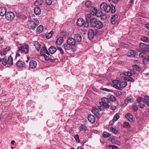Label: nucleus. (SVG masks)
I'll use <instances>...</instances> for the list:
<instances>
[{
  "label": "nucleus",
  "mask_w": 149,
  "mask_h": 149,
  "mask_svg": "<svg viewBox=\"0 0 149 149\" xmlns=\"http://www.w3.org/2000/svg\"><path fill=\"white\" fill-rule=\"evenodd\" d=\"M86 18V21L89 22L90 25L92 27L100 29L103 27V23L94 17H92L90 14H87Z\"/></svg>",
  "instance_id": "obj_1"
},
{
  "label": "nucleus",
  "mask_w": 149,
  "mask_h": 149,
  "mask_svg": "<svg viewBox=\"0 0 149 149\" xmlns=\"http://www.w3.org/2000/svg\"><path fill=\"white\" fill-rule=\"evenodd\" d=\"M21 46L18 48L17 51L18 52H17L16 56L15 58L18 56H19L20 55L19 52L21 53H24L25 54H27L28 53V45L25 44H23L21 45Z\"/></svg>",
  "instance_id": "obj_2"
},
{
  "label": "nucleus",
  "mask_w": 149,
  "mask_h": 149,
  "mask_svg": "<svg viewBox=\"0 0 149 149\" xmlns=\"http://www.w3.org/2000/svg\"><path fill=\"white\" fill-rule=\"evenodd\" d=\"M29 29L33 30L38 25L36 23L37 22L38 20L36 18H34L33 20L31 19L30 21L29 19Z\"/></svg>",
  "instance_id": "obj_3"
},
{
  "label": "nucleus",
  "mask_w": 149,
  "mask_h": 149,
  "mask_svg": "<svg viewBox=\"0 0 149 149\" xmlns=\"http://www.w3.org/2000/svg\"><path fill=\"white\" fill-rule=\"evenodd\" d=\"M102 102H100V104L103 106L105 108H109L110 107L109 103L110 101L107 98L103 97L102 99Z\"/></svg>",
  "instance_id": "obj_4"
},
{
  "label": "nucleus",
  "mask_w": 149,
  "mask_h": 149,
  "mask_svg": "<svg viewBox=\"0 0 149 149\" xmlns=\"http://www.w3.org/2000/svg\"><path fill=\"white\" fill-rule=\"evenodd\" d=\"M100 9L108 13L110 11L111 9L110 6L107 5L105 3H102L100 5Z\"/></svg>",
  "instance_id": "obj_5"
},
{
  "label": "nucleus",
  "mask_w": 149,
  "mask_h": 149,
  "mask_svg": "<svg viewBox=\"0 0 149 149\" xmlns=\"http://www.w3.org/2000/svg\"><path fill=\"white\" fill-rule=\"evenodd\" d=\"M91 14L93 15H96L98 17H100L101 15V11H98L95 8H92L91 10L90 11Z\"/></svg>",
  "instance_id": "obj_6"
},
{
  "label": "nucleus",
  "mask_w": 149,
  "mask_h": 149,
  "mask_svg": "<svg viewBox=\"0 0 149 149\" xmlns=\"http://www.w3.org/2000/svg\"><path fill=\"white\" fill-rule=\"evenodd\" d=\"M14 14L11 12H9L5 15L6 19L8 20H12L15 17Z\"/></svg>",
  "instance_id": "obj_7"
},
{
  "label": "nucleus",
  "mask_w": 149,
  "mask_h": 149,
  "mask_svg": "<svg viewBox=\"0 0 149 149\" xmlns=\"http://www.w3.org/2000/svg\"><path fill=\"white\" fill-rule=\"evenodd\" d=\"M137 100L139 105V106L141 108H144L145 106V102L143 100V98L141 97H139Z\"/></svg>",
  "instance_id": "obj_8"
},
{
  "label": "nucleus",
  "mask_w": 149,
  "mask_h": 149,
  "mask_svg": "<svg viewBox=\"0 0 149 149\" xmlns=\"http://www.w3.org/2000/svg\"><path fill=\"white\" fill-rule=\"evenodd\" d=\"M76 40L73 38H70L68 39L67 40V43H68L72 46H74L76 43Z\"/></svg>",
  "instance_id": "obj_9"
},
{
  "label": "nucleus",
  "mask_w": 149,
  "mask_h": 149,
  "mask_svg": "<svg viewBox=\"0 0 149 149\" xmlns=\"http://www.w3.org/2000/svg\"><path fill=\"white\" fill-rule=\"evenodd\" d=\"M134 102V99L131 96H130L127 97L125 101L124 104H125V106L128 103H131Z\"/></svg>",
  "instance_id": "obj_10"
},
{
  "label": "nucleus",
  "mask_w": 149,
  "mask_h": 149,
  "mask_svg": "<svg viewBox=\"0 0 149 149\" xmlns=\"http://www.w3.org/2000/svg\"><path fill=\"white\" fill-rule=\"evenodd\" d=\"M84 23V20L82 18L78 19L77 22V26L80 27Z\"/></svg>",
  "instance_id": "obj_11"
},
{
  "label": "nucleus",
  "mask_w": 149,
  "mask_h": 149,
  "mask_svg": "<svg viewBox=\"0 0 149 149\" xmlns=\"http://www.w3.org/2000/svg\"><path fill=\"white\" fill-rule=\"evenodd\" d=\"M88 37L90 40H92L94 36V32L92 29H90L88 34Z\"/></svg>",
  "instance_id": "obj_12"
},
{
  "label": "nucleus",
  "mask_w": 149,
  "mask_h": 149,
  "mask_svg": "<svg viewBox=\"0 0 149 149\" xmlns=\"http://www.w3.org/2000/svg\"><path fill=\"white\" fill-rule=\"evenodd\" d=\"M88 121L91 123H93L95 122V116L92 115L88 116Z\"/></svg>",
  "instance_id": "obj_13"
},
{
  "label": "nucleus",
  "mask_w": 149,
  "mask_h": 149,
  "mask_svg": "<svg viewBox=\"0 0 149 149\" xmlns=\"http://www.w3.org/2000/svg\"><path fill=\"white\" fill-rule=\"evenodd\" d=\"M136 54V52L134 50H130L127 53V55L129 56L132 57L135 56Z\"/></svg>",
  "instance_id": "obj_14"
},
{
  "label": "nucleus",
  "mask_w": 149,
  "mask_h": 149,
  "mask_svg": "<svg viewBox=\"0 0 149 149\" xmlns=\"http://www.w3.org/2000/svg\"><path fill=\"white\" fill-rule=\"evenodd\" d=\"M37 65V63L36 61H32L30 62L29 66L31 68H34Z\"/></svg>",
  "instance_id": "obj_15"
},
{
  "label": "nucleus",
  "mask_w": 149,
  "mask_h": 149,
  "mask_svg": "<svg viewBox=\"0 0 149 149\" xmlns=\"http://www.w3.org/2000/svg\"><path fill=\"white\" fill-rule=\"evenodd\" d=\"M74 39L76 41L78 42H80L81 41L82 37L79 34H77L75 35L74 36Z\"/></svg>",
  "instance_id": "obj_16"
},
{
  "label": "nucleus",
  "mask_w": 149,
  "mask_h": 149,
  "mask_svg": "<svg viewBox=\"0 0 149 149\" xmlns=\"http://www.w3.org/2000/svg\"><path fill=\"white\" fill-rule=\"evenodd\" d=\"M34 11L36 15H39L40 14L41 10L39 7L38 6L34 8Z\"/></svg>",
  "instance_id": "obj_17"
},
{
  "label": "nucleus",
  "mask_w": 149,
  "mask_h": 149,
  "mask_svg": "<svg viewBox=\"0 0 149 149\" xmlns=\"http://www.w3.org/2000/svg\"><path fill=\"white\" fill-rule=\"evenodd\" d=\"M6 9L4 7H1L0 8V15L1 16H3L6 13Z\"/></svg>",
  "instance_id": "obj_18"
},
{
  "label": "nucleus",
  "mask_w": 149,
  "mask_h": 149,
  "mask_svg": "<svg viewBox=\"0 0 149 149\" xmlns=\"http://www.w3.org/2000/svg\"><path fill=\"white\" fill-rule=\"evenodd\" d=\"M57 50V48L53 46H51L49 49V53L52 54H54Z\"/></svg>",
  "instance_id": "obj_19"
},
{
  "label": "nucleus",
  "mask_w": 149,
  "mask_h": 149,
  "mask_svg": "<svg viewBox=\"0 0 149 149\" xmlns=\"http://www.w3.org/2000/svg\"><path fill=\"white\" fill-rule=\"evenodd\" d=\"M63 38L62 37H60L57 39L56 43L58 45H61L63 42Z\"/></svg>",
  "instance_id": "obj_20"
},
{
  "label": "nucleus",
  "mask_w": 149,
  "mask_h": 149,
  "mask_svg": "<svg viewBox=\"0 0 149 149\" xmlns=\"http://www.w3.org/2000/svg\"><path fill=\"white\" fill-rule=\"evenodd\" d=\"M118 16L117 15H113L111 18V22L112 24H115L117 20Z\"/></svg>",
  "instance_id": "obj_21"
},
{
  "label": "nucleus",
  "mask_w": 149,
  "mask_h": 149,
  "mask_svg": "<svg viewBox=\"0 0 149 149\" xmlns=\"http://www.w3.org/2000/svg\"><path fill=\"white\" fill-rule=\"evenodd\" d=\"M34 45L38 51H39L40 50L41 45L38 42H35L34 43Z\"/></svg>",
  "instance_id": "obj_22"
},
{
  "label": "nucleus",
  "mask_w": 149,
  "mask_h": 149,
  "mask_svg": "<svg viewBox=\"0 0 149 149\" xmlns=\"http://www.w3.org/2000/svg\"><path fill=\"white\" fill-rule=\"evenodd\" d=\"M7 62L8 64L11 65L13 63V57L11 56H9L7 59Z\"/></svg>",
  "instance_id": "obj_23"
},
{
  "label": "nucleus",
  "mask_w": 149,
  "mask_h": 149,
  "mask_svg": "<svg viewBox=\"0 0 149 149\" xmlns=\"http://www.w3.org/2000/svg\"><path fill=\"white\" fill-rule=\"evenodd\" d=\"M10 47H8L5 48L3 51L1 52V55L2 56L5 55L7 54V52L10 51Z\"/></svg>",
  "instance_id": "obj_24"
},
{
  "label": "nucleus",
  "mask_w": 149,
  "mask_h": 149,
  "mask_svg": "<svg viewBox=\"0 0 149 149\" xmlns=\"http://www.w3.org/2000/svg\"><path fill=\"white\" fill-rule=\"evenodd\" d=\"M107 98L110 100L111 101H114L116 100V97L114 96L111 95H108L107 96Z\"/></svg>",
  "instance_id": "obj_25"
},
{
  "label": "nucleus",
  "mask_w": 149,
  "mask_h": 149,
  "mask_svg": "<svg viewBox=\"0 0 149 149\" xmlns=\"http://www.w3.org/2000/svg\"><path fill=\"white\" fill-rule=\"evenodd\" d=\"M133 66L134 67L133 68V70H132L133 74H134L135 73V70L139 71L140 70V68L138 65H135Z\"/></svg>",
  "instance_id": "obj_26"
},
{
  "label": "nucleus",
  "mask_w": 149,
  "mask_h": 149,
  "mask_svg": "<svg viewBox=\"0 0 149 149\" xmlns=\"http://www.w3.org/2000/svg\"><path fill=\"white\" fill-rule=\"evenodd\" d=\"M92 112L94 115H97L98 113L99 110L97 108L93 107L92 109Z\"/></svg>",
  "instance_id": "obj_27"
},
{
  "label": "nucleus",
  "mask_w": 149,
  "mask_h": 149,
  "mask_svg": "<svg viewBox=\"0 0 149 149\" xmlns=\"http://www.w3.org/2000/svg\"><path fill=\"white\" fill-rule=\"evenodd\" d=\"M43 30V26L42 25H40L37 28V32L38 33H40L42 32Z\"/></svg>",
  "instance_id": "obj_28"
},
{
  "label": "nucleus",
  "mask_w": 149,
  "mask_h": 149,
  "mask_svg": "<svg viewBox=\"0 0 149 149\" xmlns=\"http://www.w3.org/2000/svg\"><path fill=\"white\" fill-rule=\"evenodd\" d=\"M24 64V63L22 61H18L16 63L17 66L19 67H23Z\"/></svg>",
  "instance_id": "obj_29"
},
{
  "label": "nucleus",
  "mask_w": 149,
  "mask_h": 149,
  "mask_svg": "<svg viewBox=\"0 0 149 149\" xmlns=\"http://www.w3.org/2000/svg\"><path fill=\"white\" fill-rule=\"evenodd\" d=\"M125 117L129 120H132L133 119V116L130 113H127L125 115Z\"/></svg>",
  "instance_id": "obj_30"
},
{
  "label": "nucleus",
  "mask_w": 149,
  "mask_h": 149,
  "mask_svg": "<svg viewBox=\"0 0 149 149\" xmlns=\"http://www.w3.org/2000/svg\"><path fill=\"white\" fill-rule=\"evenodd\" d=\"M45 47H43L41 49L40 51V54L42 56L46 54V53L47 51Z\"/></svg>",
  "instance_id": "obj_31"
},
{
  "label": "nucleus",
  "mask_w": 149,
  "mask_h": 149,
  "mask_svg": "<svg viewBox=\"0 0 149 149\" xmlns=\"http://www.w3.org/2000/svg\"><path fill=\"white\" fill-rule=\"evenodd\" d=\"M127 82L126 81H123L120 82L119 84V85L121 88L125 87L127 85Z\"/></svg>",
  "instance_id": "obj_32"
},
{
  "label": "nucleus",
  "mask_w": 149,
  "mask_h": 149,
  "mask_svg": "<svg viewBox=\"0 0 149 149\" xmlns=\"http://www.w3.org/2000/svg\"><path fill=\"white\" fill-rule=\"evenodd\" d=\"M72 47L70 45H69L68 43H67V44H65L64 45V47L65 49L67 51L71 49Z\"/></svg>",
  "instance_id": "obj_33"
},
{
  "label": "nucleus",
  "mask_w": 149,
  "mask_h": 149,
  "mask_svg": "<svg viewBox=\"0 0 149 149\" xmlns=\"http://www.w3.org/2000/svg\"><path fill=\"white\" fill-rule=\"evenodd\" d=\"M85 6L88 8H90L92 6V2L89 1H86L85 3Z\"/></svg>",
  "instance_id": "obj_34"
},
{
  "label": "nucleus",
  "mask_w": 149,
  "mask_h": 149,
  "mask_svg": "<svg viewBox=\"0 0 149 149\" xmlns=\"http://www.w3.org/2000/svg\"><path fill=\"white\" fill-rule=\"evenodd\" d=\"M43 3V1L42 0H37L35 2V4L36 6H39L42 5Z\"/></svg>",
  "instance_id": "obj_35"
},
{
  "label": "nucleus",
  "mask_w": 149,
  "mask_h": 149,
  "mask_svg": "<svg viewBox=\"0 0 149 149\" xmlns=\"http://www.w3.org/2000/svg\"><path fill=\"white\" fill-rule=\"evenodd\" d=\"M111 134L106 132H104L102 134V136L104 138H107L111 136Z\"/></svg>",
  "instance_id": "obj_36"
},
{
  "label": "nucleus",
  "mask_w": 149,
  "mask_h": 149,
  "mask_svg": "<svg viewBox=\"0 0 149 149\" xmlns=\"http://www.w3.org/2000/svg\"><path fill=\"white\" fill-rule=\"evenodd\" d=\"M144 100L145 103L149 106V97L148 96H145L144 97Z\"/></svg>",
  "instance_id": "obj_37"
},
{
  "label": "nucleus",
  "mask_w": 149,
  "mask_h": 149,
  "mask_svg": "<svg viewBox=\"0 0 149 149\" xmlns=\"http://www.w3.org/2000/svg\"><path fill=\"white\" fill-rule=\"evenodd\" d=\"M80 130L81 131H85L87 130V127L85 125H82L79 127Z\"/></svg>",
  "instance_id": "obj_38"
},
{
  "label": "nucleus",
  "mask_w": 149,
  "mask_h": 149,
  "mask_svg": "<svg viewBox=\"0 0 149 149\" xmlns=\"http://www.w3.org/2000/svg\"><path fill=\"white\" fill-rule=\"evenodd\" d=\"M111 141L112 143L117 145H119L120 144L119 141L116 139H112L111 140Z\"/></svg>",
  "instance_id": "obj_39"
},
{
  "label": "nucleus",
  "mask_w": 149,
  "mask_h": 149,
  "mask_svg": "<svg viewBox=\"0 0 149 149\" xmlns=\"http://www.w3.org/2000/svg\"><path fill=\"white\" fill-rule=\"evenodd\" d=\"M146 52H144L143 50V52L140 53L139 54V56L141 58L146 57L147 56L146 54L145 53Z\"/></svg>",
  "instance_id": "obj_40"
},
{
  "label": "nucleus",
  "mask_w": 149,
  "mask_h": 149,
  "mask_svg": "<svg viewBox=\"0 0 149 149\" xmlns=\"http://www.w3.org/2000/svg\"><path fill=\"white\" fill-rule=\"evenodd\" d=\"M110 129L111 131L112 132L115 134H117L118 133V130H116L115 128L114 127H111L110 128Z\"/></svg>",
  "instance_id": "obj_41"
},
{
  "label": "nucleus",
  "mask_w": 149,
  "mask_h": 149,
  "mask_svg": "<svg viewBox=\"0 0 149 149\" xmlns=\"http://www.w3.org/2000/svg\"><path fill=\"white\" fill-rule=\"evenodd\" d=\"M146 44L141 43L139 44V47L141 49H146Z\"/></svg>",
  "instance_id": "obj_42"
},
{
  "label": "nucleus",
  "mask_w": 149,
  "mask_h": 149,
  "mask_svg": "<svg viewBox=\"0 0 149 149\" xmlns=\"http://www.w3.org/2000/svg\"><path fill=\"white\" fill-rule=\"evenodd\" d=\"M111 9L110 10V11H111L112 13H114L116 11V9L115 7L112 5H111L110 6Z\"/></svg>",
  "instance_id": "obj_43"
},
{
  "label": "nucleus",
  "mask_w": 149,
  "mask_h": 149,
  "mask_svg": "<svg viewBox=\"0 0 149 149\" xmlns=\"http://www.w3.org/2000/svg\"><path fill=\"white\" fill-rule=\"evenodd\" d=\"M123 127L125 128H130V125L129 123L127 122H125L123 124Z\"/></svg>",
  "instance_id": "obj_44"
},
{
  "label": "nucleus",
  "mask_w": 149,
  "mask_h": 149,
  "mask_svg": "<svg viewBox=\"0 0 149 149\" xmlns=\"http://www.w3.org/2000/svg\"><path fill=\"white\" fill-rule=\"evenodd\" d=\"M119 118V113H117L114 116L113 118V121H116Z\"/></svg>",
  "instance_id": "obj_45"
},
{
  "label": "nucleus",
  "mask_w": 149,
  "mask_h": 149,
  "mask_svg": "<svg viewBox=\"0 0 149 149\" xmlns=\"http://www.w3.org/2000/svg\"><path fill=\"white\" fill-rule=\"evenodd\" d=\"M2 64L3 65H6L8 63L7 58L6 57H5L3 58L2 60Z\"/></svg>",
  "instance_id": "obj_46"
},
{
  "label": "nucleus",
  "mask_w": 149,
  "mask_h": 149,
  "mask_svg": "<svg viewBox=\"0 0 149 149\" xmlns=\"http://www.w3.org/2000/svg\"><path fill=\"white\" fill-rule=\"evenodd\" d=\"M53 33V32L51 31L46 36V38L48 39L50 38L52 36Z\"/></svg>",
  "instance_id": "obj_47"
},
{
  "label": "nucleus",
  "mask_w": 149,
  "mask_h": 149,
  "mask_svg": "<svg viewBox=\"0 0 149 149\" xmlns=\"http://www.w3.org/2000/svg\"><path fill=\"white\" fill-rule=\"evenodd\" d=\"M100 17H101L102 19L104 20H106L107 18V16L106 14H104L103 15L102 12L101 11V15H100Z\"/></svg>",
  "instance_id": "obj_48"
},
{
  "label": "nucleus",
  "mask_w": 149,
  "mask_h": 149,
  "mask_svg": "<svg viewBox=\"0 0 149 149\" xmlns=\"http://www.w3.org/2000/svg\"><path fill=\"white\" fill-rule=\"evenodd\" d=\"M141 40L145 42H149V39L146 37H143L142 38Z\"/></svg>",
  "instance_id": "obj_49"
},
{
  "label": "nucleus",
  "mask_w": 149,
  "mask_h": 149,
  "mask_svg": "<svg viewBox=\"0 0 149 149\" xmlns=\"http://www.w3.org/2000/svg\"><path fill=\"white\" fill-rule=\"evenodd\" d=\"M133 74L132 71H131V72L128 71L127 72H125L124 73V74L127 76H130L132 75Z\"/></svg>",
  "instance_id": "obj_50"
},
{
  "label": "nucleus",
  "mask_w": 149,
  "mask_h": 149,
  "mask_svg": "<svg viewBox=\"0 0 149 149\" xmlns=\"http://www.w3.org/2000/svg\"><path fill=\"white\" fill-rule=\"evenodd\" d=\"M149 61V59L148 57L147 58H145L143 59V62L144 64H146Z\"/></svg>",
  "instance_id": "obj_51"
},
{
  "label": "nucleus",
  "mask_w": 149,
  "mask_h": 149,
  "mask_svg": "<svg viewBox=\"0 0 149 149\" xmlns=\"http://www.w3.org/2000/svg\"><path fill=\"white\" fill-rule=\"evenodd\" d=\"M124 80L127 81H131L133 79L130 76H127L125 77L124 78Z\"/></svg>",
  "instance_id": "obj_52"
},
{
  "label": "nucleus",
  "mask_w": 149,
  "mask_h": 149,
  "mask_svg": "<svg viewBox=\"0 0 149 149\" xmlns=\"http://www.w3.org/2000/svg\"><path fill=\"white\" fill-rule=\"evenodd\" d=\"M57 50L60 51L61 54H63L64 53L63 50L61 47H57Z\"/></svg>",
  "instance_id": "obj_53"
},
{
  "label": "nucleus",
  "mask_w": 149,
  "mask_h": 149,
  "mask_svg": "<svg viewBox=\"0 0 149 149\" xmlns=\"http://www.w3.org/2000/svg\"><path fill=\"white\" fill-rule=\"evenodd\" d=\"M45 2L47 5L50 6L52 4V0H45Z\"/></svg>",
  "instance_id": "obj_54"
},
{
  "label": "nucleus",
  "mask_w": 149,
  "mask_h": 149,
  "mask_svg": "<svg viewBox=\"0 0 149 149\" xmlns=\"http://www.w3.org/2000/svg\"><path fill=\"white\" fill-rule=\"evenodd\" d=\"M109 147L111 149H117L118 147L116 146L112 145H109Z\"/></svg>",
  "instance_id": "obj_55"
},
{
  "label": "nucleus",
  "mask_w": 149,
  "mask_h": 149,
  "mask_svg": "<svg viewBox=\"0 0 149 149\" xmlns=\"http://www.w3.org/2000/svg\"><path fill=\"white\" fill-rule=\"evenodd\" d=\"M144 52H148L149 53V43L148 44H146V49L143 50Z\"/></svg>",
  "instance_id": "obj_56"
},
{
  "label": "nucleus",
  "mask_w": 149,
  "mask_h": 149,
  "mask_svg": "<svg viewBox=\"0 0 149 149\" xmlns=\"http://www.w3.org/2000/svg\"><path fill=\"white\" fill-rule=\"evenodd\" d=\"M74 138L78 142V143L80 142V140L79 135L78 134H77L75 135Z\"/></svg>",
  "instance_id": "obj_57"
},
{
  "label": "nucleus",
  "mask_w": 149,
  "mask_h": 149,
  "mask_svg": "<svg viewBox=\"0 0 149 149\" xmlns=\"http://www.w3.org/2000/svg\"><path fill=\"white\" fill-rule=\"evenodd\" d=\"M122 94V92L120 91H117L115 93V95L116 96H118L121 95Z\"/></svg>",
  "instance_id": "obj_58"
},
{
  "label": "nucleus",
  "mask_w": 149,
  "mask_h": 149,
  "mask_svg": "<svg viewBox=\"0 0 149 149\" xmlns=\"http://www.w3.org/2000/svg\"><path fill=\"white\" fill-rule=\"evenodd\" d=\"M42 56H43L44 57L46 60L48 61L49 60L50 58L49 56H47L46 54L43 55Z\"/></svg>",
  "instance_id": "obj_59"
},
{
  "label": "nucleus",
  "mask_w": 149,
  "mask_h": 149,
  "mask_svg": "<svg viewBox=\"0 0 149 149\" xmlns=\"http://www.w3.org/2000/svg\"><path fill=\"white\" fill-rule=\"evenodd\" d=\"M113 87H115L116 89H118L119 90H122V88L120 87V86H118V85H114Z\"/></svg>",
  "instance_id": "obj_60"
},
{
  "label": "nucleus",
  "mask_w": 149,
  "mask_h": 149,
  "mask_svg": "<svg viewBox=\"0 0 149 149\" xmlns=\"http://www.w3.org/2000/svg\"><path fill=\"white\" fill-rule=\"evenodd\" d=\"M132 109L135 111H136L138 110V107L136 105H134L132 106Z\"/></svg>",
  "instance_id": "obj_61"
},
{
  "label": "nucleus",
  "mask_w": 149,
  "mask_h": 149,
  "mask_svg": "<svg viewBox=\"0 0 149 149\" xmlns=\"http://www.w3.org/2000/svg\"><path fill=\"white\" fill-rule=\"evenodd\" d=\"M101 89L103 91H107V92L111 91L110 90H109V89H108V88H101Z\"/></svg>",
  "instance_id": "obj_62"
},
{
  "label": "nucleus",
  "mask_w": 149,
  "mask_h": 149,
  "mask_svg": "<svg viewBox=\"0 0 149 149\" xmlns=\"http://www.w3.org/2000/svg\"><path fill=\"white\" fill-rule=\"evenodd\" d=\"M87 22H86L85 23L84 22V26L87 27L88 26H89V22H88L87 21Z\"/></svg>",
  "instance_id": "obj_63"
},
{
  "label": "nucleus",
  "mask_w": 149,
  "mask_h": 149,
  "mask_svg": "<svg viewBox=\"0 0 149 149\" xmlns=\"http://www.w3.org/2000/svg\"><path fill=\"white\" fill-rule=\"evenodd\" d=\"M16 15L18 18H20L22 17V15L20 13H16Z\"/></svg>",
  "instance_id": "obj_64"
}]
</instances>
